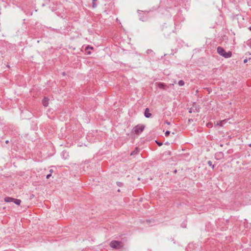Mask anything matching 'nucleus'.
Returning a JSON list of instances; mask_svg holds the SVG:
<instances>
[{
  "mask_svg": "<svg viewBox=\"0 0 251 251\" xmlns=\"http://www.w3.org/2000/svg\"><path fill=\"white\" fill-rule=\"evenodd\" d=\"M249 146H250V147H251V144H250Z\"/></svg>",
  "mask_w": 251,
  "mask_h": 251,
  "instance_id": "obj_32",
  "label": "nucleus"
},
{
  "mask_svg": "<svg viewBox=\"0 0 251 251\" xmlns=\"http://www.w3.org/2000/svg\"><path fill=\"white\" fill-rule=\"evenodd\" d=\"M13 202L16 204L19 205L21 204V201L20 199H14Z\"/></svg>",
  "mask_w": 251,
  "mask_h": 251,
  "instance_id": "obj_11",
  "label": "nucleus"
},
{
  "mask_svg": "<svg viewBox=\"0 0 251 251\" xmlns=\"http://www.w3.org/2000/svg\"><path fill=\"white\" fill-rule=\"evenodd\" d=\"M49 99L45 97L43 100H42V104L45 107H47L49 105Z\"/></svg>",
  "mask_w": 251,
  "mask_h": 251,
  "instance_id": "obj_4",
  "label": "nucleus"
},
{
  "mask_svg": "<svg viewBox=\"0 0 251 251\" xmlns=\"http://www.w3.org/2000/svg\"><path fill=\"white\" fill-rule=\"evenodd\" d=\"M207 164L209 166L211 167L213 169L214 168V165L212 164V162L211 161H210V160L208 161Z\"/></svg>",
  "mask_w": 251,
  "mask_h": 251,
  "instance_id": "obj_13",
  "label": "nucleus"
},
{
  "mask_svg": "<svg viewBox=\"0 0 251 251\" xmlns=\"http://www.w3.org/2000/svg\"><path fill=\"white\" fill-rule=\"evenodd\" d=\"M97 0H92L93 1V3H92V6L93 8H96V6H97V4H96L95 2L97 1Z\"/></svg>",
  "mask_w": 251,
  "mask_h": 251,
  "instance_id": "obj_14",
  "label": "nucleus"
},
{
  "mask_svg": "<svg viewBox=\"0 0 251 251\" xmlns=\"http://www.w3.org/2000/svg\"><path fill=\"white\" fill-rule=\"evenodd\" d=\"M247 62H248V59H245L244 60V63H247Z\"/></svg>",
  "mask_w": 251,
  "mask_h": 251,
  "instance_id": "obj_20",
  "label": "nucleus"
},
{
  "mask_svg": "<svg viewBox=\"0 0 251 251\" xmlns=\"http://www.w3.org/2000/svg\"><path fill=\"white\" fill-rule=\"evenodd\" d=\"M144 115H145V117H146V118H150L151 116V113H150L149 109L148 108H147L145 109V111L144 112Z\"/></svg>",
  "mask_w": 251,
  "mask_h": 251,
  "instance_id": "obj_6",
  "label": "nucleus"
},
{
  "mask_svg": "<svg viewBox=\"0 0 251 251\" xmlns=\"http://www.w3.org/2000/svg\"><path fill=\"white\" fill-rule=\"evenodd\" d=\"M149 52H150V50H148V53Z\"/></svg>",
  "mask_w": 251,
  "mask_h": 251,
  "instance_id": "obj_28",
  "label": "nucleus"
},
{
  "mask_svg": "<svg viewBox=\"0 0 251 251\" xmlns=\"http://www.w3.org/2000/svg\"><path fill=\"white\" fill-rule=\"evenodd\" d=\"M144 128L145 126L143 125H138L133 127L132 132L136 134H139L143 131Z\"/></svg>",
  "mask_w": 251,
  "mask_h": 251,
  "instance_id": "obj_3",
  "label": "nucleus"
},
{
  "mask_svg": "<svg viewBox=\"0 0 251 251\" xmlns=\"http://www.w3.org/2000/svg\"><path fill=\"white\" fill-rule=\"evenodd\" d=\"M15 198L7 197L4 198V201L6 202H13Z\"/></svg>",
  "mask_w": 251,
  "mask_h": 251,
  "instance_id": "obj_9",
  "label": "nucleus"
},
{
  "mask_svg": "<svg viewBox=\"0 0 251 251\" xmlns=\"http://www.w3.org/2000/svg\"><path fill=\"white\" fill-rule=\"evenodd\" d=\"M51 176V174H48V175H47V176H46V178H47V179H49V178Z\"/></svg>",
  "mask_w": 251,
  "mask_h": 251,
  "instance_id": "obj_17",
  "label": "nucleus"
},
{
  "mask_svg": "<svg viewBox=\"0 0 251 251\" xmlns=\"http://www.w3.org/2000/svg\"><path fill=\"white\" fill-rule=\"evenodd\" d=\"M53 172V170L52 169H50V174H52V173Z\"/></svg>",
  "mask_w": 251,
  "mask_h": 251,
  "instance_id": "obj_21",
  "label": "nucleus"
},
{
  "mask_svg": "<svg viewBox=\"0 0 251 251\" xmlns=\"http://www.w3.org/2000/svg\"><path fill=\"white\" fill-rule=\"evenodd\" d=\"M156 143L158 145V146H160L162 145V144L161 143H160V142H157V141H156Z\"/></svg>",
  "mask_w": 251,
  "mask_h": 251,
  "instance_id": "obj_18",
  "label": "nucleus"
},
{
  "mask_svg": "<svg viewBox=\"0 0 251 251\" xmlns=\"http://www.w3.org/2000/svg\"><path fill=\"white\" fill-rule=\"evenodd\" d=\"M209 126H210V125L208 124L207 126L210 127Z\"/></svg>",
  "mask_w": 251,
  "mask_h": 251,
  "instance_id": "obj_27",
  "label": "nucleus"
},
{
  "mask_svg": "<svg viewBox=\"0 0 251 251\" xmlns=\"http://www.w3.org/2000/svg\"><path fill=\"white\" fill-rule=\"evenodd\" d=\"M139 150L137 148H136L133 151H132L131 152L130 155H132L137 154L139 153Z\"/></svg>",
  "mask_w": 251,
  "mask_h": 251,
  "instance_id": "obj_10",
  "label": "nucleus"
},
{
  "mask_svg": "<svg viewBox=\"0 0 251 251\" xmlns=\"http://www.w3.org/2000/svg\"><path fill=\"white\" fill-rule=\"evenodd\" d=\"M165 123L167 124V125H170V123L168 122V121H166Z\"/></svg>",
  "mask_w": 251,
  "mask_h": 251,
  "instance_id": "obj_22",
  "label": "nucleus"
},
{
  "mask_svg": "<svg viewBox=\"0 0 251 251\" xmlns=\"http://www.w3.org/2000/svg\"><path fill=\"white\" fill-rule=\"evenodd\" d=\"M5 143H6V144H8V143H9V141H8V140H6V141H5Z\"/></svg>",
  "mask_w": 251,
  "mask_h": 251,
  "instance_id": "obj_23",
  "label": "nucleus"
},
{
  "mask_svg": "<svg viewBox=\"0 0 251 251\" xmlns=\"http://www.w3.org/2000/svg\"><path fill=\"white\" fill-rule=\"evenodd\" d=\"M209 126H210V125L208 124L207 126L210 127Z\"/></svg>",
  "mask_w": 251,
  "mask_h": 251,
  "instance_id": "obj_26",
  "label": "nucleus"
},
{
  "mask_svg": "<svg viewBox=\"0 0 251 251\" xmlns=\"http://www.w3.org/2000/svg\"><path fill=\"white\" fill-rule=\"evenodd\" d=\"M184 84H185V82L182 80H179L178 82V84L179 86H182L184 85Z\"/></svg>",
  "mask_w": 251,
  "mask_h": 251,
  "instance_id": "obj_12",
  "label": "nucleus"
},
{
  "mask_svg": "<svg viewBox=\"0 0 251 251\" xmlns=\"http://www.w3.org/2000/svg\"><path fill=\"white\" fill-rule=\"evenodd\" d=\"M224 157V153L222 152H219L216 153L215 158L217 160H219Z\"/></svg>",
  "mask_w": 251,
  "mask_h": 251,
  "instance_id": "obj_5",
  "label": "nucleus"
},
{
  "mask_svg": "<svg viewBox=\"0 0 251 251\" xmlns=\"http://www.w3.org/2000/svg\"><path fill=\"white\" fill-rule=\"evenodd\" d=\"M87 54H91V52L90 51H87Z\"/></svg>",
  "mask_w": 251,
  "mask_h": 251,
  "instance_id": "obj_25",
  "label": "nucleus"
},
{
  "mask_svg": "<svg viewBox=\"0 0 251 251\" xmlns=\"http://www.w3.org/2000/svg\"><path fill=\"white\" fill-rule=\"evenodd\" d=\"M62 158H63L64 159H67L68 157H69V153L68 152H67L66 151H64L62 152Z\"/></svg>",
  "mask_w": 251,
  "mask_h": 251,
  "instance_id": "obj_8",
  "label": "nucleus"
},
{
  "mask_svg": "<svg viewBox=\"0 0 251 251\" xmlns=\"http://www.w3.org/2000/svg\"><path fill=\"white\" fill-rule=\"evenodd\" d=\"M170 134V132L168 130L166 131L165 133V135L166 137L168 136L169 134Z\"/></svg>",
  "mask_w": 251,
  "mask_h": 251,
  "instance_id": "obj_16",
  "label": "nucleus"
},
{
  "mask_svg": "<svg viewBox=\"0 0 251 251\" xmlns=\"http://www.w3.org/2000/svg\"><path fill=\"white\" fill-rule=\"evenodd\" d=\"M117 184H118V186H121V185L122 184V183L120 182H117Z\"/></svg>",
  "mask_w": 251,
  "mask_h": 251,
  "instance_id": "obj_19",
  "label": "nucleus"
},
{
  "mask_svg": "<svg viewBox=\"0 0 251 251\" xmlns=\"http://www.w3.org/2000/svg\"><path fill=\"white\" fill-rule=\"evenodd\" d=\"M217 51L219 54L226 58H230L232 55V53L231 51H229L228 52H226L224 48L220 46L217 48Z\"/></svg>",
  "mask_w": 251,
  "mask_h": 251,
  "instance_id": "obj_1",
  "label": "nucleus"
},
{
  "mask_svg": "<svg viewBox=\"0 0 251 251\" xmlns=\"http://www.w3.org/2000/svg\"><path fill=\"white\" fill-rule=\"evenodd\" d=\"M249 29L251 30V26L249 27Z\"/></svg>",
  "mask_w": 251,
  "mask_h": 251,
  "instance_id": "obj_31",
  "label": "nucleus"
},
{
  "mask_svg": "<svg viewBox=\"0 0 251 251\" xmlns=\"http://www.w3.org/2000/svg\"><path fill=\"white\" fill-rule=\"evenodd\" d=\"M110 246L112 248L119 249L123 247V243L121 241L113 240L110 243Z\"/></svg>",
  "mask_w": 251,
  "mask_h": 251,
  "instance_id": "obj_2",
  "label": "nucleus"
},
{
  "mask_svg": "<svg viewBox=\"0 0 251 251\" xmlns=\"http://www.w3.org/2000/svg\"><path fill=\"white\" fill-rule=\"evenodd\" d=\"M189 112H190V113H191V112H192V111H191V109H190V110L189 111Z\"/></svg>",
  "mask_w": 251,
  "mask_h": 251,
  "instance_id": "obj_30",
  "label": "nucleus"
},
{
  "mask_svg": "<svg viewBox=\"0 0 251 251\" xmlns=\"http://www.w3.org/2000/svg\"><path fill=\"white\" fill-rule=\"evenodd\" d=\"M158 88L161 89H166V85L164 83L158 82L157 83Z\"/></svg>",
  "mask_w": 251,
  "mask_h": 251,
  "instance_id": "obj_7",
  "label": "nucleus"
},
{
  "mask_svg": "<svg viewBox=\"0 0 251 251\" xmlns=\"http://www.w3.org/2000/svg\"><path fill=\"white\" fill-rule=\"evenodd\" d=\"M149 52H150V50H148V53Z\"/></svg>",
  "mask_w": 251,
  "mask_h": 251,
  "instance_id": "obj_29",
  "label": "nucleus"
},
{
  "mask_svg": "<svg viewBox=\"0 0 251 251\" xmlns=\"http://www.w3.org/2000/svg\"><path fill=\"white\" fill-rule=\"evenodd\" d=\"M88 49L92 50L93 49V47L88 45L86 47L85 50H88Z\"/></svg>",
  "mask_w": 251,
  "mask_h": 251,
  "instance_id": "obj_15",
  "label": "nucleus"
},
{
  "mask_svg": "<svg viewBox=\"0 0 251 251\" xmlns=\"http://www.w3.org/2000/svg\"><path fill=\"white\" fill-rule=\"evenodd\" d=\"M176 172H177V170H174V173L175 174L176 173Z\"/></svg>",
  "mask_w": 251,
  "mask_h": 251,
  "instance_id": "obj_24",
  "label": "nucleus"
}]
</instances>
